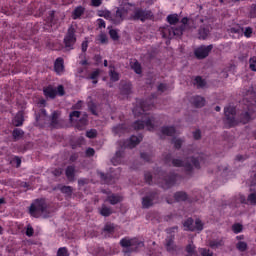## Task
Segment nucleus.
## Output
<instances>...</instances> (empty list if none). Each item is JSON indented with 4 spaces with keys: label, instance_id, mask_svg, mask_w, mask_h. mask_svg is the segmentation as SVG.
Returning <instances> with one entry per match:
<instances>
[{
    "label": "nucleus",
    "instance_id": "39448f33",
    "mask_svg": "<svg viewBox=\"0 0 256 256\" xmlns=\"http://www.w3.org/2000/svg\"><path fill=\"white\" fill-rule=\"evenodd\" d=\"M224 115L226 117V125L227 127H235V125H239V120L235 117V107L227 106L224 108Z\"/></svg>",
    "mask_w": 256,
    "mask_h": 256
},
{
    "label": "nucleus",
    "instance_id": "cd10ccee",
    "mask_svg": "<svg viewBox=\"0 0 256 256\" xmlns=\"http://www.w3.org/2000/svg\"><path fill=\"white\" fill-rule=\"evenodd\" d=\"M66 177L69 181H73L75 179V167L68 166L66 169Z\"/></svg>",
    "mask_w": 256,
    "mask_h": 256
},
{
    "label": "nucleus",
    "instance_id": "79ce46f5",
    "mask_svg": "<svg viewBox=\"0 0 256 256\" xmlns=\"http://www.w3.org/2000/svg\"><path fill=\"white\" fill-rule=\"evenodd\" d=\"M57 256H69V250H67V247L59 248L57 251Z\"/></svg>",
    "mask_w": 256,
    "mask_h": 256
},
{
    "label": "nucleus",
    "instance_id": "f03ea898",
    "mask_svg": "<svg viewBox=\"0 0 256 256\" xmlns=\"http://www.w3.org/2000/svg\"><path fill=\"white\" fill-rule=\"evenodd\" d=\"M128 5H125L124 8H118L114 15L109 11H104L100 14V17H104V19H108V21H112L114 25H119L125 17H127L129 10H127Z\"/></svg>",
    "mask_w": 256,
    "mask_h": 256
},
{
    "label": "nucleus",
    "instance_id": "bb28decb",
    "mask_svg": "<svg viewBox=\"0 0 256 256\" xmlns=\"http://www.w3.org/2000/svg\"><path fill=\"white\" fill-rule=\"evenodd\" d=\"M83 13H85V8L82 6H78L73 11L72 17H73V19H79V17H81V15H83Z\"/></svg>",
    "mask_w": 256,
    "mask_h": 256
},
{
    "label": "nucleus",
    "instance_id": "4be33fe9",
    "mask_svg": "<svg viewBox=\"0 0 256 256\" xmlns=\"http://www.w3.org/2000/svg\"><path fill=\"white\" fill-rule=\"evenodd\" d=\"M194 85H196L197 89H205L207 87V81L201 78V76H198L194 80Z\"/></svg>",
    "mask_w": 256,
    "mask_h": 256
},
{
    "label": "nucleus",
    "instance_id": "8fccbe9b",
    "mask_svg": "<svg viewBox=\"0 0 256 256\" xmlns=\"http://www.w3.org/2000/svg\"><path fill=\"white\" fill-rule=\"evenodd\" d=\"M248 203L250 205H256V193H251L247 198Z\"/></svg>",
    "mask_w": 256,
    "mask_h": 256
},
{
    "label": "nucleus",
    "instance_id": "58836bf2",
    "mask_svg": "<svg viewBox=\"0 0 256 256\" xmlns=\"http://www.w3.org/2000/svg\"><path fill=\"white\" fill-rule=\"evenodd\" d=\"M14 139H21V137H23L24 132L21 129H14L13 133H12Z\"/></svg>",
    "mask_w": 256,
    "mask_h": 256
},
{
    "label": "nucleus",
    "instance_id": "423d86ee",
    "mask_svg": "<svg viewBox=\"0 0 256 256\" xmlns=\"http://www.w3.org/2000/svg\"><path fill=\"white\" fill-rule=\"evenodd\" d=\"M120 245L122 247H126V249H128V247H130L132 251H137V249H139V247L144 246L143 242H141L137 239H128V238L121 239Z\"/></svg>",
    "mask_w": 256,
    "mask_h": 256
},
{
    "label": "nucleus",
    "instance_id": "69168bd1",
    "mask_svg": "<svg viewBox=\"0 0 256 256\" xmlns=\"http://www.w3.org/2000/svg\"><path fill=\"white\" fill-rule=\"evenodd\" d=\"M100 178L102 179V183H111V181H109V179L107 178V176H105V174L103 173H99Z\"/></svg>",
    "mask_w": 256,
    "mask_h": 256
},
{
    "label": "nucleus",
    "instance_id": "473e14b6",
    "mask_svg": "<svg viewBox=\"0 0 256 256\" xmlns=\"http://www.w3.org/2000/svg\"><path fill=\"white\" fill-rule=\"evenodd\" d=\"M80 115H81V112L79 111H73L72 113H70L69 117H70L71 123H75L79 121Z\"/></svg>",
    "mask_w": 256,
    "mask_h": 256
},
{
    "label": "nucleus",
    "instance_id": "393cba45",
    "mask_svg": "<svg viewBox=\"0 0 256 256\" xmlns=\"http://www.w3.org/2000/svg\"><path fill=\"white\" fill-rule=\"evenodd\" d=\"M183 225L184 231H195V225L193 224V220L191 218H188Z\"/></svg>",
    "mask_w": 256,
    "mask_h": 256
},
{
    "label": "nucleus",
    "instance_id": "f257e3e1",
    "mask_svg": "<svg viewBox=\"0 0 256 256\" xmlns=\"http://www.w3.org/2000/svg\"><path fill=\"white\" fill-rule=\"evenodd\" d=\"M152 107H153L152 105L147 104V102H144L140 104V106H136L133 109V114L135 115V117H139V115H143L142 121L138 120L134 123V129L136 131H141V129H145V127L148 131H155V127L157 126L155 122V118L149 117L145 113V111H149V109H152Z\"/></svg>",
    "mask_w": 256,
    "mask_h": 256
},
{
    "label": "nucleus",
    "instance_id": "5701e85b",
    "mask_svg": "<svg viewBox=\"0 0 256 256\" xmlns=\"http://www.w3.org/2000/svg\"><path fill=\"white\" fill-rule=\"evenodd\" d=\"M107 201H109L111 205H117V203H121V201H123V197L112 194L108 196Z\"/></svg>",
    "mask_w": 256,
    "mask_h": 256
},
{
    "label": "nucleus",
    "instance_id": "4d7b16f0",
    "mask_svg": "<svg viewBox=\"0 0 256 256\" xmlns=\"http://www.w3.org/2000/svg\"><path fill=\"white\" fill-rule=\"evenodd\" d=\"M33 233H34L33 227H31V225H28V227L26 229L27 237H33Z\"/></svg>",
    "mask_w": 256,
    "mask_h": 256
},
{
    "label": "nucleus",
    "instance_id": "052dcab7",
    "mask_svg": "<svg viewBox=\"0 0 256 256\" xmlns=\"http://www.w3.org/2000/svg\"><path fill=\"white\" fill-rule=\"evenodd\" d=\"M102 3H103V0H91L92 7H100Z\"/></svg>",
    "mask_w": 256,
    "mask_h": 256
},
{
    "label": "nucleus",
    "instance_id": "7ed1b4c3",
    "mask_svg": "<svg viewBox=\"0 0 256 256\" xmlns=\"http://www.w3.org/2000/svg\"><path fill=\"white\" fill-rule=\"evenodd\" d=\"M181 23L183 26L179 28H173L171 26H167L162 30V36L164 39H173V37H181L183 35V29H185V26L187 23H189V18H183L181 20Z\"/></svg>",
    "mask_w": 256,
    "mask_h": 256
},
{
    "label": "nucleus",
    "instance_id": "de8ad7c7",
    "mask_svg": "<svg viewBox=\"0 0 256 256\" xmlns=\"http://www.w3.org/2000/svg\"><path fill=\"white\" fill-rule=\"evenodd\" d=\"M194 229L195 231H203V222H201L199 219H196Z\"/></svg>",
    "mask_w": 256,
    "mask_h": 256
},
{
    "label": "nucleus",
    "instance_id": "680f3d73",
    "mask_svg": "<svg viewBox=\"0 0 256 256\" xmlns=\"http://www.w3.org/2000/svg\"><path fill=\"white\" fill-rule=\"evenodd\" d=\"M57 92H58V95H60L61 97H63V95H65V89L63 88V85L58 86Z\"/></svg>",
    "mask_w": 256,
    "mask_h": 256
},
{
    "label": "nucleus",
    "instance_id": "3c124183",
    "mask_svg": "<svg viewBox=\"0 0 256 256\" xmlns=\"http://www.w3.org/2000/svg\"><path fill=\"white\" fill-rule=\"evenodd\" d=\"M86 136L88 137V139H95V137H97V130L92 129L87 131Z\"/></svg>",
    "mask_w": 256,
    "mask_h": 256
},
{
    "label": "nucleus",
    "instance_id": "37998d69",
    "mask_svg": "<svg viewBox=\"0 0 256 256\" xmlns=\"http://www.w3.org/2000/svg\"><path fill=\"white\" fill-rule=\"evenodd\" d=\"M232 231L233 233H241V231H243V225H241L240 223H236L232 226Z\"/></svg>",
    "mask_w": 256,
    "mask_h": 256
},
{
    "label": "nucleus",
    "instance_id": "6ab92c4d",
    "mask_svg": "<svg viewBox=\"0 0 256 256\" xmlns=\"http://www.w3.org/2000/svg\"><path fill=\"white\" fill-rule=\"evenodd\" d=\"M23 121H24L23 112H18L14 117L12 123L15 127H21V125H23Z\"/></svg>",
    "mask_w": 256,
    "mask_h": 256
},
{
    "label": "nucleus",
    "instance_id": "1a4fd4ad",
    "mask_svg": "<svg viewBox=\"0 0 256 256\" xmlns=\"http://www.w3.org/2000/svg\"><path fill=\"white\" fill-rule=\"evenodd\" d=\"M211 49H213V45L208 46H201L197 48L194 53L197 57V59H205V57L209 56V53H211Z\"/></svg>",
    "mask_w": 256,
    "mask_h": 256
},
{
    "label": "nucleus",
    "instance_id": "6e6552de",
    "mask_svg": "<svg viewBox=\"0 0 256 256\" xmlns=\"http://www.w3.org/2000/svg\"><path fill=\"white\" fill-rule=\"evenodd\" d=\"M152 14L151 11L143 10L141 8H137L132 15V19L134 21H147V19H151Z\"/></svg>",
    "mask_w": 256,
    "mask_h": 256
},
{
    "label": "nucleus",
    "instance_id": "a878e982",
    "mask_svg": "<svg viewBox=\"0 0 256 256\" xmlns=\"http://www.w3.org/2000/svg\"><path fill=\"white\" fill-rule=\"evenodd\" d=\"M99 75H101V70L97 69V70L93 71V72L89 75V77H88L87 79L93 80L92 83H93L94 85H97V83H98L97 79H99Z\"/></svg>",
    "mask_w": 256,
    "mask_h": 256
},
{
    "label": "nucleus",
    "instance_id": "9d476101",
    "mask_svg": "<svg viewBox=\"0 0 256 256\" xmlns=\"http://www.w3.org/2000/svg\"><path fill=\"white\" fill-rule=\"evenodd\" d=\"M143 141V137L141 136H131L130 139L125 142L121 147H128V149H133V147H137Z\"/></svg>",
    "mask_w": 256,
    "mask_h": 256
},
{
    "label": "nucleus",
    "instance_id": "f704fd0d",
    "mask_svg": "<svg viewBox=\"0 0 256 256\" xmlns=\"http://www.w3.org/2000/svg\"><path fill=\"white\" fill-rule=\"evenodd\" d=\"M125 131H127L125 125H118L113 128L114 135H121V133H125Z\"/></svg>",
    "mask_w": 256,
    "mask_h": 256
},
{
    "label": "nucleus",
    "instance_id": "dca6fc26",
    "mask_svg": "<svg viewBox=\"0 0 256 256\" xmlns=\"http://www.w3.org/2000/svg\"><path fill=\"white\" fill-rule=\"evenodd\" d=\"M223 245H225V239L223 238L212 240L209 243V247H211V249H219V247H223Z\"/></svg>",
    "mask_w": 256,
    "mask_h": 256
},
{
    "label": "nucleus",
    "instance_id": "7c9ffc66",
    "mask_svg": "<svg viewBox=\"0 0 256 256\" xmlns=\"http://www.w3.org/2000/svg\"><path fill=\"white\" fill-rule=\"evenodd\" d=\"M167 21L170 25H176V23H179V16L177 14L168 15Z\"/></svg>",
    "mask_w": 256,
    "mask_h": 256
},
{
    "label": "nucleus",
    "instance_id": "412c9836",
    "mask_svg": "<svg viewBox=\"0 0 256 256\" xmlns=\"http://www.w3.org/2000/svg\"><path fill=\"white\" fill-rule=\"evenodd\" d=\"M162 135H167L168 137H174V135H177V131H175V128L173 127H163L161 129Z\"/></svg>",
    "mask_w": 256,
    "mask_h": 256
},
{
    "label": "nucleus",
    "instance_id": "e2e57ef3",
    "mask_svg": "<svg viewBox=\"0 0 256 256\" xmlns=\"http://www.w3.org/2000/svg\"><path fill=\"white\" fill-rule=\"evenodd\" d=\"M98 41H100V43H107V35L105 34H100Z\"/></svg>",
    "mask_w": 256,
    "mask_h": 256
},
{
    "label": "nucleus",
    "instance_id": "f8f14e48",
    "mask_svg": "<svg viewBox=\"0 0 256 256\" xmlns=\"http://www.w3.org/2000/svg\"><path fill=\"white\" fill-rule=\"evenodd\" d=\"M190 102L194 107H197V108L205 107V98L201 96L192 97Z\"/></svg>",
    "mask_w": 256,
    "mask_h": 256
},
{
    "label": "nucleus",
    "instance_id": "a211bd4d",
    "mask_svg": "<svg viewBox=\"0 0 256 256\" xmlns=\"http://www.w3.org/2000/svg\"><path fill=\"white\" fill-rule=\"evenodd\" d=\"M252 119H255V116H253V113L245 112V113H242L240 116V123H243L245 125L246 123H249V121H251Z\"/></svg>",
    "mask_w": 256,
    "mask_h": 256
},
{
    "label": "nucleus",
    "instance_id": "72a5a7b5",
    "mask_svg": "<svg viewBox=\"0 0 256 256\" xmlns=\"http://www.w3.org/2000/svg\"><path fill=\"white\" fill-rule=\"evenodd\" d=\"M85 125H87V115L86 114H84V116L79 120L76 127H77V129L81 130L85 127Z\"/></svg>",
    "mask_w": 256,
    "mask_h": 256
},
{
    "label": "nucleus",
    "instance_id": "20e7f679",
    "mask_svg": "<svg viewBox=\"0 0 256 256\" xmlns=\"http://www.w3.org/2000/svg\"><path fill=\"white\" fill-rule=\"evenodd\" d=\"M47 210V203H45V200L40 199L33 202L30 206V215L32 217H41L43 213Z\"/></svg>",
    "mask_w": 256,
    "mask_h": 256
},
{
    "label": "nucleus",
    "instance_id": "c85d7f7f",
    "mask_svg": "<svg viewBox=\"0 0 256 256\" xmlns=\"http://www.w3.org/2000/svg\"><path fill=\"white\" fill-rule=\"evenodd\" d=\"M113 213V210H111V208L103 205L100 209V215H102V217H109V215H111Z\"/></svg>",
    "mask_w": 256,
    "mask_h": 256
},
{
    "label": "nucleus",
    "instance_id": "864d4df0",
    "mask_svg": "<svg viewBox=\"0 0 256 256\" xmlns=\"http://www.w3.org/2000/svg\"><path fill=\"white\" fill-rule=\"evenodd\" d=\"M109 35H110L111 39H113V41H117V39H119V34L117 33V30L111 29L109 31Z\"/></svg>",
    "mask_w": 256,
    "mask_h": 256
},
{
    "label": "nucleus",
    "instance_id": "aec40b11",
    "mask_svg": "<svg viewBox=\"0 0 256 256\" xmlns=\"http://www.w3.org/2000/svg\"><path fill=\"white\" fill-rule=\"evenodd\" d=\"M153 199H155V196H146L142 199V207L144 209H149L151 205H153Z\"/></svg>",
    "mask_w": 256,
    "mask_h": 256
},
{
    "label": "nucleus",
    "instance_id": "b1692460",
    "mask_svg": "<svg viewBox=\"0 0 256 256\" xmlns=\"http://www.w3.org/2000/svg\"><path fill=\"white\" fill-rule=\"evenodd\" d=\"M103 233L105 237H107V235H113V233H115V225L111 223L106 224L104 226Z\"/></svg>",
    "mask_w": 256,
    "mask_h": 256
},
{
    "label": "nucleus",
    "instance_id": "a18cd8bd",
    "mask_svg": "<svg viewBox=\"0 0 256 256\" xmlns=\"http://www.w3.org/2000/svg\"><path fill=\"white\" fill-rule=\"evenodd\" d=\"M236 248L238 249V251H247V244L243 241H240L236 244Z\"/></svg>",
    "mask_w": 256,
    "mask_h": 256
},
{
    "label": "nucleus",
    "instance_id": "603ef678",
    "mask_svg": "<svg viewBox=\"0 0 256 256\" xmlns=\"http://www.w3.org/2000/svg\"><path fill=\"white\" fill-rule=\"evenodd\" d=\"M200 254L202 256H213V252L207 248H201L200 249Z\"/></svg>",
    "mask_w": 256,
    "mask_h": 256
},
{
    "label": "nucleus",
    "instance_id": "c9c22d12",
    "mask_svg": "<svg viewBox=\"0 0 256 256\" xmlns=\"http://www.w3.org/2000/svg\"><path fill=\"white\" fill-rule=\"evenodd\" d=\"M249 69L256 73V56H252L249 58Z\"/></svg>",
    "mask_w": 256,
    "mask_h": 256
},
{
    "label": "nucleus",
    "instance_id": "9b49d317",
    "mask_svg": "<svg viewBox=\"0 0 256 256\" xmlns=\"http://www.w3.org/2000/svg\"><path fill=\"white\" fill-rule=\"evenodd\" d=\"M175 181H177V175L170 176L168 179H164L162 181H157V183H160L163 189H169V187L175 185Z\"/></svg>",
    "mask_w": 256,
    "mask_h": 256
},
{
    "label": "nucleus",
    "instance_id": "6e6d98bb",
    "mask_svg": "<svg viewBox=\"0 0 256 256\" xmlns=\"http://www.w3.org/2000/svg\"><path fill=\"white\" fill-rule=\"evenodd\" d=\"M186 251L189 253V255H193V253H195V246L193 244H189L186 247Z\"/></svg>",
    "mask_w": 256,
    "mask_h": 256
},
{
    "label": "nucleus",
    "instance_id": "4468645a",
    "mask_svg": "<svg viewBox=\"0 0 256 256\" xmlns=\"http://www.w3.org/2000/svg\"><path fill=\"white\" fill-rule=\"evenodd\" d=\"M54 70L58 75H61L65 71V66L63 65V58H57L54 63Z\"/></svg>",
    "mask_w": 256,
    "mask_h": 256
},
{
    "label": "nucleus",
    "instance_id": "ddd939ff",
    "mask_svg": "<svg viewBox=\"0 0 256 256\" xmlns=\"http://www.w3.org/2000/svg\"><path fill=\"white\" fill-rule=\"evenodd\" d=\"M43 93L45 97H48L49 99H55V97H57V89H55L53 86L44 88Z\"/></svg>",
    "mask_w": 256,
    "mask_h": 256
},
{
    "label": "nucleus",
    "instance_id": "2eb2a0df",
    "mask_svg": "<svg viewBox=\"0 0 256 256\" xmlns=\"http://www.w3.org/2000/svg\"><path fill=\"white\" fill-rule=\"evenodd\" d=\"M173 167H184L186 171H192L193 166L190 163H183L180 159H174L172 161Z\"/></svg>",
    "mask_w": 256,
    "mask_h": 256
},
{
    "label": "nucleus",
    "instance_id": "13d9d810",
    "mask_svg": "<svg viewBox=\"0 0 256 256\" xmlns=\"http://www.w3.org/2000/svg\"><path fill=\"white\" fill-rule=\"evenodd\" d=\"M168 87L167 84H159L158 85V91H160V93H165V91H167Z\"/></svg>",
    "mask_w": 256,
    "mask_h": 256
},
{
    "label": "nucleus",
    "instance_id": "2f4dec72",
    "mask_svg": "<svg viewBox=\"0 0 256 256\" xmlns=\"http://www.w3.org/2000/svg\"><path fill=\"white\" fill-rule=\"evenodd\" d=\"M175 201H186L187 194L185 192H177L174 195Z\"/></svg>",
    "mask_w": 256,
    "mask_h": 256
},
{
    "label": "nucleus",
    "instance_id": "c756f323",
    "mask_svg": "<svg viewBox=\"0 0 256 256\" xmlns=\"http://www.w3.org/2000/svg\"><path fill=\"white\" fill-rule=\"evenodd\" d=\"M110 79L111 81H119V73L115 71V68L110 66V71H109Z\"/></svg>",
    "mask_w": 256,
    "mask_h": 256
},
{
    "label": "nucleus",
    "instance_id": "0e129e2a",
    "mask_svg": "<svg viewBox=\"0 0 256 256\" xmlns=\"http://www.w3.org/2000/svg\"><path fill=\"white\" fill-rule=\"evenodd\" d=\"M86 155H87V157H93V155H95V149H93V148H88V149L86 150Z\"/></svg>",
    "mask_w": 256,
    "mask_h": 256
},
{
    "label": "nucleus",
    "instance_id": "09e8293b",
    "mask_svg": "<svg viewBox=\"0 0 256 256\" xmlns=\"http://www.w3.org/2000/svg\"><path fill=\"white\" fill-rule=\"evenodd\" d=\"M132 69L135 71V73L141 75V64H139V62H134L132 64Z\"/></svg>",
    "mask_w": 256,
    "mask_h": 256
},
{
    "label": "nucleus",
    "instance_id": "338daca9",
    "mask_svg": "<svg viewBox=\"0 0 256 256\" xmlns=\"http://www.w3.org/2000/svg\"><path fill=\"white\" fill-rule=\"evenodd\" d=\"M97 23H98V27L100 28V29H105V20H103V19H98L97 20Z\"/></svg>",
    "mask_w": 256,
    "mask_h": 256
},
{
    "label": "nucleus",
    "instance_id": "bf43d9fd",
    "mask_svg": "<svg viewBox=\"0 0 256 256\" xmlns=\"http://www.w3.org/2000/svg\"><path fill=\"white\" fill-rule=\"evenodd\" d=\"M152 180H153V176H151V173H146L145 174V181H146V183H148V185H151Z\"/></svg>",
    "mask_w": 256,
    "mask_h": 256
},
{
    "label": "nucleus",
    "instance_id": "49530a36",
    "mask_svg": "<svg viewBox=\"0 0 256 256\" xmlns=\"http://www.w3.org/2000/svg\"><path fill=\"white\" fill-rule=\"evenodd\" d=\"M242 33H244V37H247V39H249L251 35H253V28L246 27L245 29H243Z\"/></svg>",
    "mask_w": 256,
    "mask_h": 256
},
{
    "label": "nucleus",
    "instance_id": "ea45409f",
    "mask_svg": "<svg viewBox=\"0 0 256 256\" xmlns=\"http://www.w3.org/2000/svg\"><path fill=\"white\" fill-rule=\"evenodd\" d=\"M172 143L175 149H181V145H183V140L175 137L173 138Z\"/></svg>",
    "mask_w": 256,
    "mask_h": 256
},
{
    "label": "nucleus",
    "instance_id": "5fc2aeb1",
    "mask_svg": "<svg viewBox=\"0 0 256 256\" xmlns=\"http://www.w3.org/2000/svg\"><path fill=\"white\" fill-rule=\"evenodd\" d=\"M193 167L196 169H199V162L203 161V157L197 158V159H191Z\"/></svg>",
    "mask_w": 256,
    "mask_h": 256
},
{
    "label": "nucleus",
    "instance_id": "c03bdc74",
    "mask_svg": "<svg viewBox=\"0 0 256 256\" xmlns=\"http://www.w3.org/2000/svg\"><path fill=\"white\" fill-rule=\"evenodd\" d=\"M113 165H119L121 163V152H116V155L114 158H112Z\"/></svg>",
    "mask_w": 256,
    "mask_h": 256
},
{
    "label": "nucleus",
    "instance_id": "a19ab883",
    "mask_svg": "<svg viewBox=\"0 0 256 256\" xmlns=\"http://www.w3.org/2000/svg\"><path fill=\"white\" fill-rule=\"evenodd\" d=\"M60 191L65 193V195H71V193H73V188H71V186H62L60 187Z\"/></svg>",
    "mask_w": 256,
    "mask_h": 256
},
{
    "label": "nucleus",
    "instance_id": "774afa93",
    "mask_svg": "<svg viewBox=\"0 0 256 256\" xmlns=\"http://www.w3.org/2000/svg\"><path fill=\"white\" fill-rule=\"evenodd\" d=\"M193 137H194V139H196V140L201 139V131L196 130V131L193 133Z\"/></svg>",
    "mask_w": 256,
    "mask_h": 256
},
{
    "label": "nucleus",
    "instance_id": "f3484780",
    "mask_svg": "<svg viewBox=\"0 0 256 256\" xmlns=\"http://www.w3.org/2000/svg\"><path fill=\"white\" fill-rule=\"evenodd\" d=\"M175 237L170 236L168 238H166V249L167 251H169V253H173V251H176L177 246H175V244H173Z\"/></svg>",
    "mask_w": 256,
    "mask_h": 256
},
{
    "label": "nucleus",
    "instance_id": "4c0bfd02",
    "mask_svg": "<svg viewBox=\"0 0 256 256\" xmlns=\"http://www.w3.org/2000/svg\"><path fill=\"white\" fill-rule=\"evenodd\" d=\"M208 35H209V29L200 28V30H199V39H207Z\"/></svg>",
    "mask_w": 256,
    "mask_h": 256
},
{
    "label": "nucleus",
    "instance_id": "e433bc0d",
    "mask_svg": "<svg viewBox=\"0 0 256 256\" xmlns=\"http://www.w3.org/2000/svg\"><path fill=\"white\" fill-rule=\"evenodd\" d=\"M229 33L235 34V35H241L243 34V27L236 26L229 29Z\"/></svg>",
    "mask_w": 256,
    "mask_h": 256
},
{
    "label": "nucleus",
    "instance_id": "0eeeda50",
    "mask_svg": "<svg viewBox=\"0 0 256 256\" xmlns=\"http://www.w3.org/2000/svg\"><path fill=\"white\" fill-rule=\"evenodd\" d=\"M77 42V38L75 37V28L70 26L68 28L67 34L64 37L65 47L68 49H73V45Z\"/></svg>",
    "mask_w": 256,
    "mask_h": 256
}]
</instances>
